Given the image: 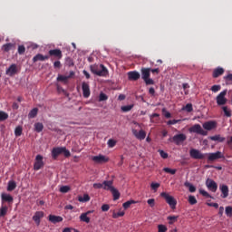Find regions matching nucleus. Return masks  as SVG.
I'll list each match as a JSON object with an SVG mask.
<instances>
[{
  "mask_svg": "<svg viewBox=\"0 0 232 232\" xmlns=\"http://www.w3.org/2000/svg\"><path fill=\"white\" fill-rule=\"evenodd\" d=\"M92 73L98 75V77H106L108 75V69L103 64H92L90 66Z\"/></svg>",
  "mask_w": 232,
  "mask_h": 232,
  "instance_id": "f257e3e1",
  "label": "nucleus"
},
{
  "mask_svg": "<svg viewBox=\"0 0 232 232\" xmlns=\"http://www.w3.org/2000/svg\"><path fill=\"white\" fill-rule=\"evenodd\" d=\"M59 155H63L64 157L68 158L71 157L72 153H70V150L66 149V147H56L53 148L52 150V157L53 159H57Z\"/></svg>",
  "mask_w": 232,
  "mask_h": 232,
  "instance_id": "f03ea898",
  "label": "nucleus"
},
{
  "mask_svg": "<svg viewBox=\"0 0 232 232\" xmlns=\"http://www.w3.org/2000/svg\"><path fill=\"white\" fill-rule=\"evenodd\" d=\"M141 79L144 81L145 84H155V81L153 79L150 78V75L151 73V68H141Z\"/></svg>",
  "mask_w": 232,
  "mask_h": 232,
  "instance_id": "7ed1b4c3",
  "label": "nucleus"
},
{
  "mask_svg": "<svg viewBox=\"0 0 232 232\" xmlns=\"http://www.w3.org/2000/svg\"><path fill=\"white\" fill-rule=\"evenodd\" d=\"M160 195L165 198L167 204H169L171 209H175V208H177V199H175V198L169 196V194L166 192H162Z\"/></svg>",
  "mask_w": 232,
  "mask_h": 232,
  "instance_id": "20e7f679",
  "label": "nucleus"
},
{
  "mask_svg": "<svg viewBox=\"0 0 232 232\" xmlns=\"http://www.w3.org/2000/svg\"><path fill=\"white\" fill-rule=\"evenodd\" d=\"M227 95V90H225L221 92L216 98L218 106H224V104L227 103V98L226 97Z\"/></svg>",
  "mask_w": 232,
  "mask_h": 232,
  "instance_id": "39448f33",
  "label": "nucleus"
},
{
  "mask_svg": "<svg viewBox=\"0 0 232 232\" xmlns=\"http://www.w3.org/2000/svg\"><path fill=\"white\" fill-rule=\"evenodd\" d=\"M44 157L40 154L36 155L34 164V169L39 171L42 168H44V161L43 160Z\"/></svg>",
  "mask_w": 232,
  "mask_h": 232,
  "instance_id": "423d86ee",
  "label": "nucleus"
},
{
  "mask_svg": "<svg viewBox=\"0 0 232 232\" xmlns=\"http://www.w3.org/2000/svg\"><path fill=\"white\" fill-rule=\"evenodd\" d=\"M188 131L190 133H198V135H203V136L208 135V131L204 130V129H202V126H200V124L193 125L188 129Z\"/></svg>",
  "mask_w": 232,
  "mask_h": 232,
  "instance_id": "0eeeda50",
  "label": "nucleus"
},
{
  "mask_svg": "<svg viewBox=\"0 0 232 232\" xmlns=\"http://www.w3.org/2000/svg\"><path fill=\"white\" fill-rule=\"evenodd\" d=\"M189 155L191 159H196V160H202L206 157L205 154H203L202 152H200V150L197 149H191L189 150Z\"/></svg>",
  "mask_w": 232,
  "mask_h": 232,
  "instance_id": "6e6552de",
  "label": "nucleus"
},
{
  "mask_svg": "<svg viewBox=\"0 0 232 232\" xmlns=\"http://www.w3.org/2000/svg\"><path fill=\"white\" fill-rule=\"evenodd\" d=\"M92 160H93V162H95V164H106V162H108V160H110V159L104 155H98V156H93L92 158Z\"/></svg>",
  "mask_w": 232,
  "mask_h": 232,
  "instance_id": "1a4fd4ad",
  "label": "nucleus"
},
{
  "mask_svg": "<svg viewBox=\"0 0 232 232\" xmlns=\"http://www.w3.org/2000/svg\"><path fill=\"white\" fill-rule=\"evenodd\" d=\"M206 186H207L208 189H209L213 193H216L217 189H218V185H217V182H215V180H213L211 179H208L206 180Z\"/></svg>",
  "mask_w": 232,
  "mask_h": 232,
  "instance_id": "9d476101",
  "label": "nucleus"
},
{
  "mask_svg": "<svg viewBox=\"0 0 232 232\" xmlns=\"http://www.w3.org/2000/svg\"><path fill=\"white\" fill-rule=\"evenodd\" d=\"M208 160L209 162H213L215 160H218V159H224V154L220 151L213 152V153H208Z\"/></svg>",
  "mask_w": 232,
  "mask_h": 232,
  "instance_id": "9b49d317",
  "label": "nucleus"
},
{
  "mask_svg": "<svg viewBox=\"0 0 232 232\" xmlns=\"http://www.w3.org/2000/svg\"><path fill=\"white\" fill-rule=\"evenodd\" d=\"M73 75H75V72L73 71H71L69 72V75L59 74L58 77H57V81L59 82H64L66 84V82H68V80L72 79V77H73Z\"/></svg>",
  "mask_w": 232,
  "mask_h": 232,
  "instance_id": "f8f14e48",
  "label": "nucleus"
},
{
  "mask_svg": "<svg viewBox=\"0 0 232 232\" xmlns=\"http://www.w3.org/2000/svg\"><path fill=\"white\" fill-rule=\"evenodd\" d=\"M132 135L138 139V140H144L146 139V131L140 130V131L132 129Z\"/></svg>",
  "mask_w": 232,
  "mask_h": 232,
  "instance_id": "ddd939ff",
  "label": "nucleus"
},
{
  "mask_svg": "<svg viewBox=\"0 0 232 232\" xmlns=\"http://www.w3.org/2000/svg\"><path fill=\"white\" fill-rule=\"evenodd\" d=\"M17 73V65L15 63L11 64L6 70H5V75H8L9 77H14Z\"/></svg>",
  "mask_w": 232,
  "mask_h": 232,
  "instance_id": "4468645a",
  "label": "nucleus"
},
{
  "mask_svg": "<svg viewBox=\"0 0 232 232\" xmlns=\"http://www.w3.org/2000/svg\"><path fill=\"white\" fill-rule=\"evenodd\" d=\"M82 90L83 97L85 99H88V97H90V94H91L90 84L86 82H83L82 83Z\"/></svg>",
  "mask_w": 232,
  "mask_h": 232,
  "instance_id": "2eb2a0df",
  "label": "nucleus"
},
{
  "mask_svg": "<svg viewBox=\"0 0 232 232\" xmlns=\"http://www.w3.org/2000/svg\"><path fill=\"white\" fill-rule=\"evenodd\" d=\"M186 139V134H176L175 136H173L172 140L173 142H175V144H177V146H179V144L184 142Z\"/></svg>",
  "mask_w": 232,
  "mask_h": 232,
  "instance_id": "dca6fc26",
  "label": "nucleus"
},
{
  "mask_svg": "<svg viewBox=\"0 0 232 232\" xmlns=\"http://www.w3.org/2000/svg\"><path fill=\"white\" fill-rule=\"evenodd\" d=\"M204 130H207V131H211V130H215L217 128V122L213 121H206L203 123Z\"/></svg>",
  "mask_w": 232,
  "mask_h": 232,
  "instance_id": "f3484780",
  "label": "nucleus"
},
{
  "mask_svg": "<svg viewBox=\"0 0 232 232\" xmlns=\"http://www.w3.org/2000/svg\"><path fill=\"white\" fill-rule=\"evenodd\" d=\"M129 81H139L140 73L137 71H131L127 73Z\"/></svg>",
  "mask_w": 232,
  "mask_h": 232,
  "instance_id": "a211bd4d",
  "label": "nucleus"
},
{
  "mask_svg": "<svg viewBox=\"0 0 232 232\" xmlns=\"http://www.w3.org/2000/svg\"><path fill=\"white\" fill-rule=\"evenodd\" d=\"M44 217V212L37 211L33 217V220L35 222L37 226H39V224H41V218H43Z\"/></svg>",
  "mask_w": 232,
  "mask_h": 232,
  "instance_id": "6ab92c4d",
  "label": "nucleus"
},
{
  "mask_svg": "<svg viewBox=\"0 0 232 232\" xmlns=\"http://www.w3.org/2000/svg\"><path fill=\"white\" fill-rule=\"evenodd\" d=\"M49 55L56 57L57 59H63V52L61 49H53L49 51Z\"/></svg>",
  "mask_w": 232,
  "mask_h": 232,
  "instance_id": "aec40b11",
  "label": "nucleus"
},
{
  "mask_svg": "<svg viewBox=\"0 0 232 232\" xmlns=\"http://www.w3.org/2000/svg\"><path fill=\"white\" fill-rule=\"evenodd\" d=\"M115 187H113V181L112 180H104L103 181V189H105V191H111Z\"/></svg>",
  "mask_w": 232,
  "mask_h": 232,
  "instance_id": "412c9836",
  "label": "nucleus"
},
{
  "mask_svg": "<svg viewBox=\"0 0 232 232\" xmlns=\"http://www.w3.org/2000/svg\"><path fill=\"white\" fill-rule=\"evenodd\" d=\"M49 222H52V224H59V222H63V217L55 216V215H50L49 216Z\"/></svg>",
  "mask_w": 232,
  "mask_h": 232,
  "instance_id": "4be33fe9",
  "label": "nucleus"
},
{
  "mask_svg": "<svg viewBox=\"0 0 232 232\" xmlns=\"http://www.w3.org/2000/svg\"><path fill=\"white\" fill-rule=\"evenodd\" d=\"M48 59H50L49 55H43L38 53L33 58V62L37 63V61H48Z\"/></svg>",
  "mask_w": 232,
  "mask_h": 232,
  "instance_id": "5701e85b",
  "label": "nucleus"
},
{
  "mask_svg": "<svg viewBox=\"0 0 232 232\" xmlns=\"http://www.w3.org/2000/svg\"><path fill=\"white\" fill-rule=\"evenodd\" d=\"M220 190L222 193V198H227V197L229 196V188H227V185H222L220 187Z\"/></svg>",
  "mask_w": 232,
  "mask_h": 232,
  "instance_id": "b1692460",
  "label": "nucleus"
},
{
  "mask_svg": "<svg viewBox=\"0 0 232 232\" xmlns=\"http://www.w3.org/2000/svg\"><path fill=\"white\" fill-rule=\"evenodd\" d=\"M208 139L214 140V142H224V140H226V138L222 137L220 134L209 136Z\"/></svg>",
  "mask_w": 232,
  "mask_h": 232,
  "instance_id": "393cba45",
  "label": "nucleus"
},
{
  "mask_svg": "<svg viewBox=\"0 0 232 232\" xmlns=\"http://www.w3.org/2000/svg\"><path fill=\"white\" fill-rule=\"evenodd\" d=\"M223 74H224V68H222V67H218V68L215 69L213 72L214 79H217V77H220V75H223Z\"/></svg>",
  "mask_w": 232,
  "mask_h": 232,
  "instance_id": "a878e982",
  "label": "nucleus"
},
{
  "mask_svg": "<svg viewBox=\"0 0 232 232\" xmlns=\"http://www.w3.org/2000/svg\"><path fill=\"white\" fill-rule=\"evenodd\" d=\"M13 48H15V44L12 43L5 44L2 46V50L5 53L10 52V50H13Z\"/></svg>",
  "mask_w": 232,
  "mask_h": 232,
  "instance_id": "bb28decb",
  "label": "nucleus"
},
{
  "mask_svg": "<svg viewBox=\"0 0 232 232\" xmlns=\"http://www.w3.org/2000/svg\"><path fill=\"white\" fill-rule=\"evenodd\" d=\"M184 186L186 188H188V191H190V193H195L197 191V188H195V186H193V184L189 183V181H186L184 183Z\"/></svg>",
  "mask_w": 232,
  "mask_h": 232,
  "instance_id": "cd10ccee",
  "label": "nucleus"
},
{
  "mask_svg": "<svg viewBox=\"0 0 232 232\" xmlns=\"http://www.w3.org/2000/svg\"><path fill=\"white\" fill-rule=\"evenodd\" d=\"M2 200H4L5 202L12 203L14 202V198L9 194H2Z\"/></svg>",
  "mask_w": 232,
  "mask_h": 232,
  "instance_id": "c85d7f7f",
  "label": "nucleus"
},
{
  "mask_svg": "<svg viewBox=\"0 0 232 232\" xmlns=\"http://www.w3.org/2000/svg\"><path fill=\"white\" fill-rule=\"evenodd\" d=\"M38 111H39V109L37 108H34L33 110H31L28 114L29 119H35V117H37Z\"/></svg>",
  "mask_w": 232,
  "mask_h": 232,
  "instance_id": "c756f323",
  "label": "nucleus"
},
{
  "mask_svg": "<svg viewBox=\"0 0 232 232\" xmlns=\"http://www.w3.org/2000/svg\"><path fill=\"white\" fill-rule=\"evenodd\" d=\"M34 130H35V131H37V133H41V131H43V130H44V125H43V123H41V122H36L34 124Z\"/></svg>",
  "mask_w": 232,
  "mask_h": 232,
  "instance_id": "7c9ffc66",
  "label": "nucleus"
},
{
  "mask_svg": "<svg viewBox=\"0 0 232 232\" xmlns=\"http://www.w3.org/2000/svg\"><path fill=\"white\" fill-rule=\"evenodd\" d=\"M80 220L82 222H85V224H90V218L87 216L86 213H82L81 214Z\"/></svg>",
  "mask_w": 232,
  "mask_h": 232,
  "instance_id": "2f4dec72",
  "label": "nucleus"
},
{
  "mask_svg": "<svg viewBox=\"0 0 232 232\" xmlns=\"http://www.w3.org/2000/svg\"><path fill=\"white\" fill-rule=\"evenodd\" d=\"M17 188L15 181H9L7 186V191H14Z\"/></svg>",
  "mask_w": 232,
  "mask_h": 232,
  "instance_id": "473e14b6",
  "label": "nucleus"
},
{
  "mask_svg": "<svg viewBox=\"0 0 232 232\" xmlns=\"http://www.w3.org/2000/svg\"><path fill=\"white\" fill-rule=\"evenodd\" d=\"M111 193H112L114 200H119V198H121V193L115 188L111 190Z\"/></svg>",
  "mask_w": 232,
  "mask_h": 232,
  "instance_id": "72a5a7b5",
  "label": "nucleus"
},
{
  "mask_svg": "<svg viewBox=\"0 0 232 232\" xmlns=\"http://www.w3.org/2000/svg\"><path fill=\"white\" fill-rule=\"evenodd\" d=\"M79 202H90V196L88 194H84L82 197L78 198Z\"/></svg>",
  "mask_w": 232,
  "mask_h": 232,
  "instance_id": "f704fd0d",
  "label": "nucleus"
},
{
  "mask_svg": "<svg viewBox=\"0 0 232 232\" xmlns=\"http://www.w3.org/2000/svg\"><path fill=\"white\" fill-rule=\"evenodd\" d=\"M222 110L225 113V117H231V115H232L231 110H229V108H227V106H223Z\"/></svg>",
  "mask_w": 232,
  "mask_h": 232,
  "instance_id": "c9c22d12",
  "label": "nucleus"
},
{
  "mask_svg": "<svg viewBox=\"0 0 232 232\" xmlns=\"http://www.w3.org/2000/svg\"><path fill=\"white\" fill-rule=\"evenodd\" d=\"M22 134H23V128L21 126L16 127L14 130V135L16 137H21Z\"/></svg>",
  "mask_w": 232,
  "mask_h": 232,
  "instance_id": "e433bc0d",
  "label": "nucleus"
},
{
  "mask_svg": "<svg viewBox=\"0 0 232 232\" xmlns=\"http://www.w3.org/2000/svg\"><path fill=\"white\" fill-rule=\"evenodd\" d=\"M225 213H226L227 217H229V218H231V217H232V207L231 206L226 207Z\"/></svg>",
  "mask_w": 232,
  "mask_h": 232,
  "instance_id": "4c0bfd02",
  "label": "nucleus"
},
{
  "mask_svg": "<svg viewBox=\"0 0 232 232\" xmlns=\"http://www.w3.org/2000/svg\"><path fill=\"white\" fill-rule=\"evenodd\" d=\"M8 213V207L4 206L0 208V217H5Z\"/></svg>",
  "mask_w": 232,
  "mask_h": 232,
  "instance_id": "58836bf2",
  "label": "nucleus"
},
{
  "mask_svg": "<svg viewBox=\"0 0 232 232\" xmlns=\"http://www.w3.org/2000/svg\"><path fill=\"white\" fill-rule=\"evenodd\" d=\"M182 110H185V111H188V113L193 111V105L191 103H188L185 107L182 108Z\"/></svg>",
  "mask_w": 232,
  "mask_h": 232,
  "instance_id": "ea45409f",
  "label": "nucleus"
},
{
  "mask_svg": "<svg viewBox=\"0 0 232 232\" xmlns=\"http://www.w3.org/2000/svg\"><path fill=\"white\" fill-rule=\"evenodd\" d=\"M163 171H165V173H169L170 175H175V173H177V169L169 168H164Z\"/></svg>",
  "mask_w": 232,
  "mask_h": 232,
  "instance_id": "a19ab883",
  "label": "nucleus"
},
{
  "mask_svg": "<svg viewBox=\"0 0 232 232\" xmlns=\"http://www.w3.org/2000/svg\"><path fill=\"white\" fill-rule=\"evenodd\" d=\"M169 224H173L174 222H177V218H179V216H169L168 218Z\"/></svg>",
  "mask_w": 232,
  "mask_h": 232,
  "instance_id": "79ce46f5",
  "label": "nucleus"
},
{
  "mask_svg": "<svg viewBox=\"0 0 232 232\" xmlns=\"http://www.w3.org/2000/svg\"><path fill=\"white\" fill-rule=\"evenodd\" d=\"M132 109H133V105H125L121 107V111L128 112V111H131Z\"/></svg>",
  "mask_w": 232,
  "mask_h": 232,
  "instance_id": "37998d69",
  "label": "nucleus"
},
{
  "mask_svg": "<svg viewBox=\"0 0 232 232\" xmlns=\"http://www.w3.org/2000/svg\"><path fill=\"white\" fill-rule=\"evenodd\" d=\"M8 119V113L0 111V121H6Z\"/></svg>",
  "mask_w": 232,
  "mask_h": 232,
  "instance_id": "c03bdc74",
  "label": "nucleus"
},
{
  "mask_svg": "<svg viewBox=\"0 0 232 232\" xmlns=\"http://www.w3.org/2000/svg\"><path fill=\"white\" fill-rule=\"evenodd\" d=\"M168 231V227L166 225H158V232H166Z\"/></svg>",
  "mask_w": 232,
  "mask_h": 232,
  "instance_id": "a18cd8bd",
  "label": "nucleus"
},
{
  "mask_svg": "<svg viewBox=\"0 0 232 232\" xmlns=\"http://www.w3.org/2000/svg\"><path fill=\"white\" fill-rule=\"evenodd\" d=\"M103 101H108V95L104 94L103 92H101L99 96V102H102Z\"/></svg>",
  "mask_w": 232,
  "mask_h": 232,
  "instance_id": "49530a36",
  "label": "nucleus"
},
{
  "mask_svg": "<svg viewBox=\"0 0 232 232\" xmlns=\"http://www.w3.org/2000/svg\"><path fill=\"white\" fill-rule=\"evenodd\" d=\"M188 202L191 206H194V204H197V198H195V196H189Z\"/></svg>",
  "mask_w": 232,
  "mask_h": 232,
  "instance_id": "de8ad7c7",
  "label": "nucleus"
},
{
  "mask_svg": "<svg viewBox=\"0 0 232 232\" xmlns=\"http://www.w3.org/2000/svg\"><path fill=\"white\" fill-rule=\"evenodd\" d=\"M70 191V187L69 186H62L60 188V192L61 193H68Z\"/></svg>",
  "mask_w": 232,
  "mask_h": 232,
  "instance_id": "09e8293b",
  "label": "nucleus"
},
{
  "mask_svg": "<svg viewBox=\"0 0 232 232\" xmlns=\"http://www.w3.org/2000/svg\"><path fill=\"white\" fill-rule=\"evenodd\" d=\"M24 52H26V48L24 47V45H19L18 46L19 55H23V53H24Z\"/></svg>",
  "mask_w": 232,
  "mask_h": 232,
  "instance_id": "8fccbe9b",
  "label": "nucleus"
},
{
  "mask_svg": "<svg viewBox=\"0 0 232 232\" xmlns=\"http://www.w3.org/2000/svg\"><path fill=\"white\" fill-rule=\"evenodd\" d=\"M150 188H151V189H153L154 191H157V189H159V188H160V183L152 182V183L150 184Z\"/></svg>",
  "mask_w": 232,
  "mask_h": 232,
  "instance_id": "3c124183",
  "label": "nucleus"
},
{
  "mask_svg": "<svg viewBox=\"0 0 232 232\" xmlns=\"http://www.w3.org/2000/svg\"><path fill=\"white\" fill-rule=\"evenodd\" d=\"M107 144L110 148H115V144H117V141L111 139L108 140Z\"/></svg>",
  "mask_w": 232,
  "mask_h": 232,
  "instance_id": "603ef678",
  "label": "nucleus"
},
{
  "mask_svg": "<svg viewBox=\"0 0 232 232\" xmlns=\"http://www.w3.org/2000/svg\"><path fill=\"white\" fill-rule=\"evenodd\" d=\"M131 204H135V201L130 200V201H126L125 203H123L124 209H128V208H130V206H131Z\"/></svg>",
  "mask_w": 232,
  "mask_h": 232,
  "instance_id": "864d4df0",
  "label": "nucleus"
},
{
  "mask_svg": "<svg viewBox=\"0 0 232 232\" xmlns=\"http://www.w3.org/2000/svg\"><path fill=\"white\" fill-rule=\"evenodd\" d=\"M199 193L200 195H202L203 197H206L207 198H211V196L209 195V193H208V191L204 190V189H199Z\"/></svg>",
  "mask_w": 232,
  "mask_h": 232,
  "instance_id": "5fc2aeb1",
  "label": "nucleus"
},
{
  "mask_svg": "<svg viewBox=\"0 0 232 232\" xmlns=\"http://www.w3.org/2000/svg\"><path fill=\"white\" fill-rule=\"evenodd\" d=\"M220 88H221L220 85H213L211 87V92H213L214 93H217V92H220Z\"/></svg>",
  "mask_w": 232,
  "mask_h": 232,
  "instance_id": "6e6d98bb",
  "label": "nucleus"
},
{
  "mask_svg": "<svg viewBox=\"0 0 232 232\" xmlns=\"http://www.w3.org/2000/svg\"><path fill=\"white\" fill-rule=\"evenodd\" d=\"M93 188L94 189H103V183H94Z\"/></svg>",
  "mask_w": 232,
  "mask_h": 232,
  "instance_id": "4d7b16f0",
  "label": "nucleus"
},
{
  "mask_svg": "<svg viewBox=\"0 0 232 232\" xmlns=\"http://www.w3.org/2000/svg\"><path fill=\"white\" fill-rule=\"evenodd\" d=\"M112 217L114 218H119V217H124V211H120L118 213H113Z\"/></svg>",
  "mask_w": 232,
  "mask_h": 232,
  "instance_id": "13d9d810",
  "label": "nucleus"
},
{
  "mask_svg": "<svg viewBox=\"0 0 232 232\" xmlns=\"http://www.w3.org/2000/svg\"><path fill=\"white\" fill-rule=\"evenodd\" d=\"M147 204H149V206H150V208H154L155 207V199L154 198L148 199Z\"/></svg>",
  "mask_w": 232,
  "mask_h": 232,
  "instance_id": "bf43d9fd",
  "label": "nucleus"
},
{
  "mask_svg": "<svg viewBox=\"0 0 232 232\" xmlns=\"http://www.w3.org/2000/svg\"><path fill=\"white\" fill-rule=\"evenodd\" d=\"M178 122H180V120H170L167 122L169 126H171L173 124H177Z\"/></svg>",
  "mask_w": 232,
  "mask_h": 232,
  "instance_id": "052dcab7",
  "label": "nucleus"
},
{
  "mask_svg": "<svg viewBox=\"0 0 232 232\" xmlns=\"http://www.w3.org/2000/svg\"><path fill=\"white\" fill-rule=\"evenodd\" d=\"M159 153L162 159H168V153H166L164 150H159Z\"/></svg>",
  "mask_w": 232,
  "mask_h": 232,
  "instance_id": "680f3d73",
  "label": "nucleus"
},
{
  "mask_svg": "<svg viewBox=\"0 0 232 232\" xmlns=\"http://www.w3.org/2000/svg\"><path fill=\"white\" fill-rule=\"evenodd\" d=\"M227 144L232 150V136L227 138Z\"/></svg>",
  "mask_w": 232,
  "mask_h": 232,
  "instance_id": "e2e57ef3",
  "label": "nucleus"
},
{
  "mask_svg": "<svg viewBox=\"0 0 232 232\" xmlns=\"http://www.w3.org/2000/svg\"><path fill=\"white\" fill-rule=\"evenodd\" d=\"M110 209V205L104 204L102 206V211H108Z\"/></svg>",
  "mask_w": 232,
  "mask_h": 232,
  "instance_id": "0e129e2a",
  "label": "nucleus"
},
{
  "mask_svg": "<svg viewBox=\"0 0 232 232\" xmlns=\"http://www.w3.org/2000/svg\"><path fill=\"white\" fill-rule=\"evenodd\" d=\"M151 73H156L157 75H159L160 70H159V68L156 69H150Z\"/></svg>",
  "mask_w": 232,
  "mask_h": 232,
  "instance_id": "69168bd1",
  "label": "nucleus"
},
{
  "mask_svg": "<svg viewBox=\"0 0 232 232\" xmlns=\"http://www.w3.org/2000/svg\"><path fill=\"white\" fill-rule=\"evenodd\" d=\"M53 66L54 68H61V62L60 61L54 62Z\"/></svg>",
  "mask_w": 232,
  "mask_h": 232,
  "instance_id": "338daca9",
  "label": "nucleus"
},
{
  "mask_svg": "<svg viewBox=\"0 0 232 232\" xmlns=\"http://www.w3.org/2000/svg\"><path fill=\"white\" fill-rule=\"evenodd\" d=\"M225 79L227 81H230L232 82V73L231 74H227V76H225Z\"/></svg>",
  "mask_w": 232,
  "mask_h": 232,
  "instance_id": "774afa93",
  "label": "nucleus"
}]
</instances>
